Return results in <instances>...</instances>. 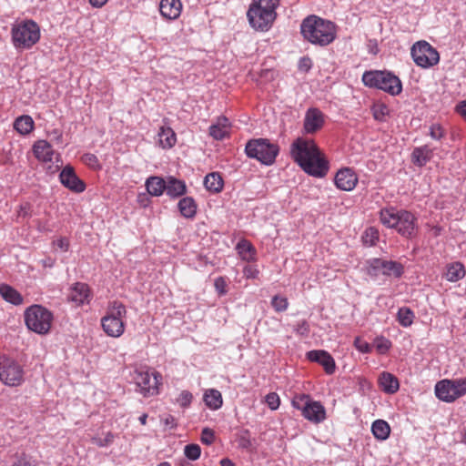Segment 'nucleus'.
<instances>
[{
  "instance_id": "obj_18",
  "label": "nucleus",
  "mask_w": 466,
  "mask_h": 466,
  "mask_svg": "<svg viewBox=\"0 0 466 466\" xmlns=\"http://www.w3.org/2000/svg\"><path fill=\"white\" fill-rule=\"evenodd\" d=\"M334 183L340 190L351 191L358 183V177L351 168L344 167L336 173Z\"/></svg>"
},
{
  "instance_id": "obj_20",
  "label": "nucleus",
  "mask_w": 466,
  "mask_h": 466,
  "mask_svg": "<svg viewBox=\"0 0 466 466\" xmlns=\"http://www.w3.org/2000/svg\"><path fill=\"white\" fill-rule=\"evenodd\" d=\"M302 416L309 421L319 423L326 418V410L319 401L308 400L303 406Z\"/></svg>"
},
{
  "instance_id": "obj_59",
  "label": "nucleus",
  "mask_w": 466,
  "mask_h": 466,
  "mask_svg": "<svg viewBox=\"0 0 466 466\" xmlns=\"http://www.w3.org/2000/svg\"><path fill=\"white\" fill-rule=\"evenodd\" d=\"M216 124H218L219 127H224L225 129L228 130V128L229 127V120L226 116H219L218 118Z\"/></svg>"
},
{
  "instance_id": "obj_55",
  "label": "nucleus",
  "mask_w": 466,
  "mask_h": 466,
  "mask_svg": "<svg viewBox=\"0 0 466 466\" xmlns=\"http://www.w3.org/2000/svg\"><path fill=\"white\" fill-rule=\"evenodd\" d=\"M83 161L90 167L98 165V159L96 155L91 153H86L82 157Z\"/></svg>"
},
{
  "instance_id": "obj_42",
  "label": "nucleus",
  "mask_w": 466,
  "mask_h": 466,
  "mask_svg": "<svg viewBox=\"0 0 466 466\" xmlns=\"http://www.w3.org/2000/svg\"><path fill=\"white\" fill-rule=\"evenodd\" d=\"M238 447L243 450H248L252 446L250 439V431L248 430H243L238 437Z\"/></svg>"
},
{
  "instance_id": "obj_52",
  "label": "nucleus",
  "mask_w": 466,
  "mask_h": 466,
  "mask_svg": "<svg viewBox=\"0 0 466 466\" xmlns=\"http://www.w3.org/2000/svg\"><path fill=\"white\" fill-rule=\"evenodd\" d=\"M312 65V60L309 56H303L299 61V69L303 72H309Z\"/></svg>"
},
{
  "instance_id": "obj_21",
  "label": "nucleus",
  "mask_w": 466,
  "mask_h": 466,
  "mask_svg": "<svg viewBox=\"0 0 466 466\" xmlns=\"http://www.w3.org/2000/svg\"><path fill=\"white\" fill-rule=\"evenodd\" d=\"M32 150L35 157L44 163L52 162L56 154L52 145L44 139L35 141Z\"/></svg>"
},
{
  "instance_id": "obj_11",
  "label": "nucleus",
  "mask_w": 466,
  "mask_h": 466,
  "mask_svg": "<svg viewBox=\"0 0 466 466\" xmlns=\"http://www.w3.org/2000/svg\"><path fill=\"white\" fill-rule=\"evenodd\" d=\"M434 391L440 400L451 403L466 395V379L441 380L435 384Z\"/></svg>"
},
{
  "instance_id": "obj_24",
  "label": "nucleus",
  "mask_w": 466,
  "mask_h": 466,
  "mask_svg": "<svg viewBox=\"0 0 466 466\" xmlns=\"http://www.w3.org/2000/svg\"><path fill=\"white\" fill-rule=\"evenodd\" d=\"M378 382L381 390L387 394H394L400 389L398 378L392 373L387 371L380 373Z\"/></svg>"
},
{
  "instance_id": "obj_12",
  "label": "nucleus",
  "mask_w": 466,
  "mask_h": 466,
  "mask_svg": "<svg viewBox=\"0 0 466 466\" xmlns=\"http://www.w3.org/2000/svg\"><path fill=\"white\" fill-rule=\"evenodd\" d=\"M23 367L14 359L0 355V380L10 387H17L24 382Z\"/></svg>"
},
{
  "instance_id": "obj_60",
  "label": "nucleus",
  "mask_w": 466,
  "mask_h": 466,
  "mask_svg": "<svg viewBox=\"0 0 466 466\" xmlns=\"http://www.w3.org/2000/svg\"><path fill=\"white\" fill-rule=\"evenodd\" d=\"M106 2L107 0H89L90 5L95 8H101Z\"/></svg>"
},
{
  "instance_id": "obj_45",
  "label": "nucleus",
  "mask_w": 466,
  "mask_h": 466,
  "mask_svg": "<svg viewBox=\"0 0 466 466\" xmlns=\"http://www.w3.org/2000/svg\"><path fill=\"white\" fill-rule=\"evenodd\" d=\"M430 137L434 140H441L445 136V131L440 124H432L430 127Z\"/></svg>"
},
{
  "instance_id": "obj_62",
  "label": "nucleus",
  "mask_w": 466,
  "mask_h": 466,
  "mask_svg": "<svg viewBox=\"0 0 466 466\" xmlns=\"http://www.w3.org/2000/svg\"><path fill=\"white\" fill-rule=\"evenodd\" d=\"M53 135L57 142H60L62 140L63 135L59 130L55 129L53 131Z\"/></svg>"
},
{
  "instance_id": "obj_15",
  "label": "nucleus",
  "mask_w": 466,
  "mask_h": 466,
  "mask_svg": "<svg viewBox=\"0 0 466 466\" xmlns=\"http://www.w3.org/2000/svg\"><path fill=\"white\" fill-rule=\"evenodd\" d=\"M59 181L65 187L75 193H82L86 189L85 182L77 177L74 167L70 165L63 167L59 174Z\"/></svg>"
},
{
  "instance_id": "obj_1",
  "label": "nucleus",
  "mask_w": 466,
  "mask_h": 466,
  "mask_svg": "<svg viewBox=\"0 0 466 466\" xmlns=\"http://www.w3.org/2000/svg\"><path fill=\"white\" fill-rule=\"evenodd\" d=\"M293 160L308 175L322 178L329 169V163L312 139L298 137L290 147Z\"/></svg>"
},
{
  "instance_id": "obj_7",
  "label": "nucleus",
  "mask_w": 466,
  "mask_h": 466,
  "mask_svg": "<svg viewBox=\"0 0 466 466\" xmlns=\"http://www.w3.org/2000/svg\"><path fill=\"white\" fill-rule=\"evenodd\" d=\"M24 319L29 330L39 335H46L50 331L54 315L46 307L34 304L25 310Z\"/></svg>"
},
{
  "instance_id": "obj_27",
  "label": "nucleus",
  "mask_w": 466,
  "mask_h": 466,
  "mask_svg": "<svg viewBox=\"0 0 466 466\" xmlns=\"http://www.w3.org/2000/svg\"><path fill=\"white\" fill-rule=\"evenodd\" d=\"M466 270L462 263L456 261L446 266L444 278L450 282H457L465 277Z\"/></svg>"
},
{
  "instance_id": "obj_16",
  "label": "nucleus",
  "mask_w": 466,
  "mask_h": 466,
  "mask_svg": "<svg viewBox=\"0 0 466 466\" xmlns=\"http://www.w3.org/2000/svg\"><path fill=\"white\" fill-rule=\"evenodd\" d=\"M325 123L324 114L317 107H309L304 116L303 130L306 134H314L322 128Z\"/></svg>"
},
{
  "instance_id": "obj_19",
  "label": "nucleus",
  "mask_w": 466,
  "mask_h": 466,
  "mask_svg": "<svg viewBox=\"0 0 466 466\" xmlns=\"http://www.w3.org/2000/svg\"><path fill=\"white\" fill-rule=\"evenodd\" d=\"M307 358L310 361L320 364L327 374L331 375L335 372V360L328 351L323 350H309L307 352Z\"/></svg>"
},
{
  "instance_id": "obj_56",
  "label": "nucleus",
  "mask_w": 466,
  "mask_h": 466,
  "mask_svg": "<svg viewBox=\"0 0 466 466\" xmlns=\"http://www.w3.org/2000/svg\"><path fill=\"white\" fill-rule=\"evenodd\" d=\"M165 426L170 430L175 429L177 427V421L174 416L167 415L163 420Z\"/></svg>"
},
{
  "instance_id": "obj_49",
  "label": "nucleus",
  "mask_w": 466,
  "mask_h": 466,
  "mask_svg": "<svg viewBox=\"0 0 466 466\" xmlns=\"http://www.w3.org/2000/svg\"><path fill=\"white\" fill-rule=\"evenodd\" d=\"M193 399V395L188 390H183L177 399V402L182 408H187Z\"/></svg>"
},
{
  "instance_id": "obj_17",
  "label": "nucleus",
  "mask_w": 466,
  "mask_h": 466,
  "mask_svg": "<svg viewBox=\"0 0 466 466\" xmlns=\"http://www.w3.org/2000/svg\"><path fill=\"white\" fill-rule=\"evenodd\" d=\"M92 297L91 289L86 283L76 282L69 289L68 300L76 306L88 304Z\"/></svg>"
},
{
  "instance_id": "obj_53",
  "label": "nucleus",
  "mask_w": 466,
  "mask_h": 466,
  "mask_svg": "<svg viewBox=\"0 0 466 466\" xmlns=\"http://www.w3.org/2000/svg\"><path fill=\"white\" fill-rule=\"evenodd\" d=\"M53 245L64 252H66L69 249V240L65 237H61L53 241Z\"/></svg>"
},
{
  "instance_id": "obj_23",
  "label": "nucleus",
  "mask_w": 466,
  "mask_h": 466,
  "mask_svg": "<svg viewBox=\"0 0 466 466\" xmlns=\"http://www.w3.org/2000/svg\"><path fill=\"white\" fill-rule=\"evenodd\" d=\"M433 157V149L428 145L416 147L413 148L410 156L411 163L418 167H424Z\"/></svg>"
},
{
  "instance_id": "obj_43",
  "label": "nucleus",
  "mask_w": 466,
  "mask_h": 466,
  "mask_svg": "<svg viewBox=\"0 0 466 466\" xmlns=\"http://www.w3.org/2000/svg\"><path fill=\"white\" fill-rule=\"evenodd\" d=\"M228 134V131L224 127H219L218 124H212L209 127V135L216 140L224 139Z\"/></svg>"
},
{
  "instance_id": "obj_2",
  "label": "nucleus",
  "mask_w": 466,
  "mask_h": 466,
  "mask_svg": "<svg viewBox=\"0 0 466 466\" xmlns=\"http://www.w3.org/2000/svg\"><path fill=\"white\" fill-rule=\"evenodd\" d=\"M300 32L307 41L319 46H326L336 38L335 24L316 15H309L302 21Z\"/></svg>"
},
{
  "instance_id": "obj_51",
  "label": "nucleus",
  "mask_w": 466,
  "mask_h": 466,
  "mask_svg": "<svg viewBox=\"0 0 466 466\" xmlns=\"http://www.w3.org/2000/svg\"><path fill=\"white\" fill-rule=\"evenodd\" d=\"M355 348L361 353H370L371 352V345L365 340H362L360 338L357 337L354 340Z\"/></svg>"
},
{
  "instance_id": "obj_31",
  "label": "nucleus",
  "mask_w": 466,
  "mask_h": 466,
  "mask_svg": "<svg viewBox=\"0 0 466 466\" xmlns=\"http://www.w3.org/2000/svg\"><path fill=\"white\" fill-rule=\"evenodd\" d=\"M159 144L163 148H171L177 142V136L169 127H161L158 131Z\"/></svg>"
},
{
  "instance_id": "obj_48",
  "label": "nucleus",
  "mask_w": 466,
  "mask_h": 466,
  "mask_svg": "<svg viewBox=\"0 0 466 466\" xmlns=\"http://www.w3.org/2000/svg\"><path fill=\"white\" fill-rule=\"evenodd\" d=\"M244 277L248 279H256L259 276V270L256 265H246L243 268Z\"/></svg>"
},
{
  "instance_id": "obj_28",
  "label": "nucleus",
  "mask_w": 466,
  "mask_h": 466,
  "mask_svg": "<svg viewBox=\"0 0 466 466\" xmlns=\"http://www.w3.org/2000/svg\"><path fill=\"white\" fill-rule=\"evenodd\" d=\"M0 295L8 303L19 306L24 302L23 296L12 286L0 284Z\"/></svg>"
},
{
  "instance_id": "obj_61",
  "label": "nucleus",
  "mask_w": 466,
  "mask_h": 466,
  "mask_svg": "<svg viewBox=\"0 0 466 466\" xmlns=\"http://www.w3.org/2000/svg\"><path fill=\"white\" fill-rule=\"evenodd\" d=\"M220 466H237L230 459L223 458L219 461Z\"/></svg>"
},
{
  "instance_id": "obj_54",
  "label": "nucleus",
  "mask_w": 466,
  "mask_h": 466,
  "mask_svg": "<svg viewBox=\"0 0 466 466\" xmlns=\"http://www.w3.org/2000/svg\"><path fill=\"white\" fill-rule=\"evenodd\" d=\"M308 400H310L309 395H301L299 399L295 398L292 400V406L301 410V414H303V406Z\"/></svg>"
},
{
  "instance_id": "obj_41",
  "label": "nucleus",
  "mask_w": 466,
  "mask_h": 466,
  "mask_svg": "<svg viewBox=\"0 0 466 466\" xmlns=\"http://www.w3.org/2000/svg\"><path fill=\"white\" fill-rule=\"evenodd\" d=\"M389 113L390 110L385 104L375 105L372 107L373 117L378 121H384Z\"/></svg>"
},
{
  "instance_id": "obj_35",
  "label": "nucleus",
  "mask_w": 466,
  "mask_h": 466,
  "mask_svg": "<svg viewBox=\"0 0 466 466\" xmlns=\"http://www.w3.org/2000/svg\"><path fill=\"white\" fill-rule=\"evenodd\" d=\"M396 319L403 328L410 327L415 319V313L409 307H400L398 309Z\"/></svg>"
},
{
  "instance_id": "obj_38",
  "label": "nucleus",
  "mask_w": 466,
  "mask_h": 466,
  "mask_svg": "<svg viewBox=\"0 0 466 466\" xmlns=\"http://www.w3.org/2000/svg\"><path fill=\"white\" fill-rule=\"evenodd\" d=\"M373 344L378 353L381 355L386 354L392 346L391 341L384 336L376 337Z\"/></svg>"
},
{
  "instance_id": "obj_39",
  "label": "nucleus",
  "mask_w": 466,
  "mask_h": 466,
  "mask_svg": "<svg viewBox=\"0 0 466 466\" xmlns=\"http://www.w3.org/2000/svg\"><path fill=\"white\" fill-rule=\"evenodd\" d=\"M271 306L277 312H283L287 310L289 307V302L287 298L275 295L271 299Z\"/></svg>"
},
{
  "instance_id": "obj_46",
  "label": "nucleus",
  "mask_w": 466,
  "mask_h": 466,
  "mask_svg": "<svg viewBox=\"0 0 466 466\" xmlns=\"http://www.w3.org/2000/svg\"><path fill=\"white\" fill-rule=\"evenodd\" d=\"M214 287L218 296H224L228 293V283L224 277H218L214 280Z\"/></svg>"
},
{
  "instance_id": "obj_34",
  "label": "nucleus",
  "mask_w": 466,
  "mask_h": 466,
  "mask_svg": "<svg viewBox=\"0 0 466 466\" xmlns=\"http://www.w3.org/2000/svg\"><path fill=\"white\" fill-rule=\"evenodd\" d=\"M371 431L377 440L385 441L390 434V427L387 421L376 420L371 425Z\"/></svg>"
},
{
  "instance_id": "obj_58",
  "label": "nucleus",
  "mask_w": 466,
  "mask_h": 466,
  "mask_svg": "<svg viewBox=\"0 0 466 466\" xmlns=\"http://www.w3.org/2000/svg\"><path fill=\"white\" fill-rule=\"evenodd\" d=\"M456 111L466 119V100L461 101L457 105Z\"/></svg>"
},
{
  "instance_id": "obj_10",
  "label": "nucleus",
  "mask_w": 466,
  "mask_h": 466,
  "mask_svg": "<svg viewBox=\"0 0 466 466\" xmlns=\"http://www.w3.org/2000/svg\"><path fill=\"white\" fill-rule=\"evenodd\" d=\"M367 274L372 279H378L380 275L386 278L400 279L404 274V266L395 260L372 258L367 260Z\"/></svg>"
},
{
  "instance_id": "obj_5",
  "label": "nucleus",
  "mask_w": 466,
  "mask_h": 466,
  "mask_svg": "<svg viewBox=\"0 0 466 466\" xmlns=\"http://www.w3.org/2000/svg\"><path fill=\"white\" fill-rule=\"evenodd\" d=\"M362 82L370 88L380 89L391 96H398L402 91L400 79L387 70L365 71L362 75Z\"/></svg>"
},
{
  "instance_id": "obj_44",
  "label": "nucleus",
  "mask_w": 466,
  "mask_h": 466,
  "mask_svg": "<svg viewBox=\"0 0 466 466\" xmlns=\"http://www.w3.org/2000/svg\"><path fill=\"white\" fill-rule=\"evenodd\" d=\"M293 330L301 337H308L310 328L307 320L303 319L293 326Z\"/></svg>"
},
{
  "instance_id": "obj_25",
  "label": "nucleus",
  "mask_w": 466,
  "mask_h": 466,
  "mask_svg": "<svg viewBox=\"0 0 466 466\" xmlns=\"http://www.w3.org/2000/svg\"><path fill=\"white\" fill-rule=\"evenodd\" d=\"M187 192V186L184 181L174 177H167L166 193L171 198L182 197Z\"/></svg>"
},
{
  "instance_id": "obj_50",
  "label": "nucleus",
  "mask_w": 466,
  "mask_h": 466,
  "mask_svg": "<svg viewBox=\"0 0 466 466\" xmlns=\"http://www.w3.org/2000/svg\"><path fill=\"white\" fill-rule=\"evenodd\" d=\"M202 443L206 445H211L215 441V434L213 430L209 428H204L201 431V438H200Z\"/></svg>"
},
{
  "instance_id": "obj_64",
  "label": "nucleus",
  "mask_w": 466,
  "mask_h": 466,
  "mask_svg": "<svg viewBox=\"0 0 466 466\" xmlns=\"http://www.w3.org/2000/svg\"><path fill=\"white\" fill-rule=\"evenodd\" d=\"M157 466H171V464L169 462H167V461H164V462L159 463Z\"/></svg>"
},
{
  "instance_id": "obj_3",
  "label": "nucleus",
  "mask_w": 466,
  "mask_h": 466,
  "mask_svg": "<svg viewBox=\"0 0 466 466\" xmlns=\"http://www.w3.org/2000/svg\"><path fill=\"white\" fill-rule=\"evenodd\" d=\"M380 220L383 226L396 229L406 238L415 235L417 218L410 211L394 207L384 208L380 211Z\"/></svg>"
},
{
  "instance_id": "obj_40",
  "label": "nucleus",
  "mask_w": 466,
  "mask_h": 466,
  "mask_svg": "<svg viewBox=\"0 0 466 466\" xmlns=\"http://www.w3.org/2000/svg\"><path fill=\"white\" fill-rule=\"evenodd\" d=\"M184 453L187 459L196 461L201 455V448L198 444H187L185 446Z\"/></svg>"
},
{
  "instance_id": "obj_29",
  "label": "nucleus",
  "mask_w": 466,
  "mask_h": 466,
  "mask_svg": "<svg viewBox=\"0 0 466 466\" xmlns=\"http://www.w3.org/2000/svg\"><path fill=\"white\" fill-rule=\"evenodd\" d=\"M203 400L206 405L213 410H217L222 407L223 399L219 390L216 389L207 390L204 393Z\"/></svg>"
},
{
  "instance_id": "obj_14",
  "label": "nucleus",
  "mask_w": 466,
  "mask_h": 466,
  "mask_svg": "<svg viewBox=\"0 0 466 466\" xmlns=\"http://www.w3.org/2000/svg\"><path fill=\"white\" fill-rule=\"evenodd\" d=\"M133 380L137 386L136 390L144 397H150L158 393V385L162 376L158 372L150 374L147 370H136Z\"/></svg>"
},
{
  "instance_id": "obj_6",
  "label": "nucleus",
  "mask_w": 466,
  "mask_h": 466,
  "mask_svg": "<svg viewBox=\"0 0 466 466\" xmlns=\"http://www.w3.org/2000/svg\"><path fill=\"white\" fill-rule=\"evenodd\" d=\"M127 313L126 306L122 302H109L106 315L101 319L102 329L107 336L119 338L124 333Z\"/></svg>"
},
{
  "instance_id": "obj_47",
  "label": "nucleus",
  "mask_w": 466,
  "mask_h": 466,
  "mask_svg": "<svg viewBox=\"0 0 466 466\" xmlns=\"http://www.w3.org/2000/svg\"><path fill=\"white\" fill-rule=\"evenodd\" d=\"M266 403L268 408L272 410H276L279 409L280 404L279 396L276 392H270L266 396Z\"/></svg>"
},
{
  "instance_id": "obj_8",
  "label": "nucleus",
  "mask_w": 466,
  "mask_h": 466,
  "mask_svg": "<svg viewBox=\"0 0 466 466\" xmlns=\"http://www.w3.org/2000/svg\"><path fill=\"white\" fill-rule=\"evenodd\" d=\"M245 152L248 157L270 166L279 155V147L267 138L251 139L247 143Z\"/></svg>"
},
{
  "instance_id": "obj_13",
  "label": "nucleus",
  "mask_w": 466,
  "mask_h": 466,
  "mask_svg": "<svg viewBox=\"0 0 466 466\" xmlns=\"http://www.w3.org/2000/svg\"><path fill=\"white\" fill-rule=\"evenodd\" d=\"M414 63L422 68H429L440 61L438 51L426 41H418L410 50Z\"/></svg>"
},
{
  "instance_id": "obj_33",
  "label": "nucleus",
  "mask_w": 466,
  "mask_h": 466,
  "mask_svg": "<svg viewBox=\"0 0 466 466\" xmlns=\"http://www.w3.org/2000/svg\"><path fill=\"white\" fill-rule=\"evenodd\" d=\"M236 249L241 256L242 259L247 261H254L256 259V248L248 240H240L237 244Z\"/></svg>"
},
{
  "instance_id": "obj_22",
  "label": "nucleus",
  "mask_w": 466,
  "mask_h": 466,
  "mask_svg": "<svg viewBox=\"0 0 466 466\" xmlns=\"http://www.w3.org/2000/svg\"><path fill=\"white\" fill-rule=\"evenodd\" d=\"M182 10L180 0H161L159 4V12L161 15L168 20L177 19Z\"/></svg>"
},
{
  "instance_id": "obj_30",
  "label": "nucleus",
  "mask_w": 466,
  "mask_h": 466,
  "mask_svg": "<svg viewBox=\"0 0 466 466\" xmlns=\"http://www.w3.org/2000/svg\"><path fill=\"white\" fill-rule=\"evenodd\" d=\"M180 214L186 218H193L197 213V204L193 198H182L177 204Z\"/></svg>"
},
{
  "instance_id": "obj_57",
  "label": "nucleus",
  "mask_w": 466,
  "mask_h": 466,
  "mask_svg": "<svg viewBox=\"0 0 466 466\" xmlns=\"http://www.w3.org/2000/svg\"><path fill=\"white\" fill-rule=\"evenodd\" d=\"M39 264L42 265L44 268H52L56 265V258L48 256L40 259Z\"/></svg>"
},
{
  "instance_id": "obj_37",
  "label": "nucleus",
  "mask_w": 466,
  "mask_h": 466,
  "mask_svg": "<svg viewBox=\"0 0 466 466\" xmlns=\"http://www.w3.org/2000/svg\"><path fill=\"white\" fill-rule=\"evenodd\" d=\"M379 240V231L372 227L368 228L362 235V242L365 246H375Z\"/></svg>"
},
{
  "instance_id": "obj_63",
  "label": "nucleus",
  "mask_w": 466,
  "mask_h": 466,
  "mask_svg": "<svg viewBox=\"0 0 466 466\" xmlns=\"http://www.w3.org/2000/svg\"><path fill=\"white\" fill-rule=\"evenodd\" d=\"M147 413H143L141 416H139L138 418V420L139 422L142 424V425H146L147 424Z\"/></svg>"
},
{
  "instance_id": "obj_32",
  "label": "nucleus",
  "mask_w": 466,
  "mask_h": 466,
  "mask_svg": "<svg viewBox=\"0 0 466 466\" xmlns=\"http://www.w3.org/2000/svg\"><path fill=\"white\" fill-rule=\"evenodd\" d=\"M204 186L207 190L218 193L223 189L224 181L218 173L212 172L205 177Z\"/></svg>"
},
{
  "instance_id": "obj_4",
  "label": "nucleus",
  "mask_w": 466,
  "mask_h": 466,
  "mask_svg": "<svg viewBox=\"0 0 466 466\" xmlns=\"http://www.w3.org/2000/svg\"><path fill=\"white\" fill-rule=\"evenodd\" d=\"M279 5V0H253L247 12L250 26L258 31H268L277 17Z\"/></svg>"
},
{
  "instance_id": "obj_9",
  "label": "nucleus",
  "mask_w": 466,
  "mask_h": 466,
  "mask_svg": "<svg viewBox=\"0 0 466 466\" xmlns=\"http://www.w3.org/2000/svg\"><path fill=\"white\" fill-rule=\"evenodd\" d=\"M40 39V27L33 20H25L12 28V41L15 48L29 49Z\"/></svg>"
},
{
  "instance_id": "obj_26",
  "label": "nucleus",
  "mask_w": 466,
  "mask_h": 466,
  "mask_svg": "<svg viewBox=\"0 0 466 466\" xmlns=\"http://www.w3.org/2000/svg\"><path fill=\"white\" fill-rule=\"evenodd\" d=\"M145 186L149 195L159 197L166 192L167 179L152 176L146 180Z\"/></svg>"
},
{
  "instance_id": "obj_36",
  "label": "nucleus",
  "mask_w": 466,
  "mask_h": 466,
  "mask_svg": "<svg viewBox=\"0 0 466 466\" xmlns=\"http://www.w3.org/2000/svg\"><path fill=\"white\" fill-rule=\"evenodd\" d=\"M14 128L22 135H27L34 128V120L30 116H20L15 120Z\"/></svg>"
}]
</instances>
